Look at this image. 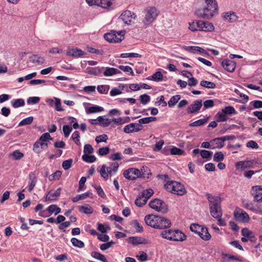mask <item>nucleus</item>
Wrapping results in <instances>:
<instances>
[{
	"instance_id": "bf43d9fd",
	"label": "nucleus",
	"mask_w": 262,
	"mask_h": 262,
	"mask_svg": "<svg viewBox=\"0 0 262 262\" xmlns=\"http://www.w3.org/2000/svg\"><path fill=\"white\" fill-rule=\"evenodd\" d=\"M140 99L142 104H146L150 101V97L147 94H143L140 96Z\"/></svg>"
},
{
	"instance_id": "e2e57ef3",
	"label": "nucleus",
	"mask_w": 262,
	"mask_h": 262,
	"mask_svg": "<svg viewBox=\"0 0 262 262\" xmlns=\"http://www.w3.org/2000/svg\"><path fill=\"white\" fill-rule=\"evenodd\" d=\"M63 132L64 133V135L66 137H68L69 136L72 130V127H71L68 125H64L63 126Z\"/></svg>"
},
{
	"instance_id": "680f3d73",
	"label": "nucleus",
	"mask_w": 262,
	"mask_h": 262,
	"mask_svg": "<svg viewBox=\"0 0 262 262\" xmlns=\"http://www.w3.org/2000/svg\"><path fill=\"white\" fill-rule=\"evenodd\" d=\"M115 244V243L114 242L111 241V242L101 245L100 248L101 250L104 251L112 247Z\"/></svg>"
},
{
	"instance_id": "0e129e2a",
	"label": "nucleus",
	"mask_w": 262,
	"mask_h": 262,
	"mask_svg": "<svg viewBox=\"0 0 262 262\" xmlns=\"http://www.w3.org/2000/svg\"><path fill=\"white\" fill-rule=\"evenodd\" d=\"M216 116L218 119H217V121L218 122H225L227 120V118L226 116V114L223 113V112H219L216 114Z\"/></svg>"
},
{
	"instance_id": "c9c22d12",
	"label": "nucleus",
	"mask_w": 262,
	"mask_h": 262,
	"mask_svg": "<svg viewBox=\"0 0 262 262\" xmlns=\"http://www.w3.org/2000/svg\"><path fill=\"white\" fill-rule=\"evenodd\" d=\"M79 211L80 212L89 214H92L93 212V208L90 207L89 205L86 206H81L79 207Z\"/></svg>"
},
{
	"instance_id": "0eeeda50",
	"label": "nucleus",
	"mask_w": 262,
	"mask_h": 262,
	"mask_svg": "<svg viewBox=\"0 0 262 262\" xmlns=\"http://www.w3.org/2000/svg\"><path fill=\"white\" fill-rule=\"evenodd\" d=\"M124 34L125 31L119 32L112 31L109 33H105L104 35V38L109 42H120L124 39Z\"/></svg>"
},
{
	"instance_id": "58836bf2",
	"label": "nucleus",
	"mask_w": 262,
	"mask_h": 262,
	"mask_svg": "<svg viewBox=\"0 0 262 262\" xmlns=\"http://www.w3.org/2000/svg\"><path fill=\"white\" fill-rule=\"evenodd\" d=\"M156 120H157L156 117H148L143 118L142 119H139L138 122H139V124H141L142 125V124H147V123H150L151 122L155 121Z\"/></svg>"
},
{
	"instance_id": "dca6fc26",
	"label": "nucleus",
	"mask_w": 262,
	"mask_h": 262,
	"mask_svg": "<svg viewBox=\"0 0 262 262\" xmlns=\"http://www.w3.org/2000/svg\"><path fill=\"white\" fill-rule=\"evenodd\" d=\"M61 188H58L56 190H50L45 197V201H56L61 193Z\"/></svg>"
},
{
	"instance_id": "338daca9",
	"label": "nucleus",
	"mask_w": 262,
	"mask_h": 262,
	"mask_svg": "<svg viewBox=\"0 0 262 262\" xmlns=\"http://www.w3.org/2000/svg\"><path fill=\"white\" fill-rule=\"evenodd\" d=\"M110 148L108 147H103L100 148L98 150V154L100 156H105L110 152Z\"/></svg>"
},
{
	"instance_id": "c85d7f7f",
	"label": "nucleus",
	"mask_w": 262,
	"mask_h": 262,
	"mask_svg": "<svg viewBox=\"0 0 262 262\" xmlns=\"http://www.w3.org/2000/svg\"><path fill=\"white\" fill-rule=\"evenodd\" d=\"M104 69V68H100L99 67L95 68H88L86 69V72L89 74L99 75L102 72Z\"/></svg>"
},
{
	"instance_id": "ea45409f",
	"label": "nucleus",
	"mask_w": 262,
	"mask_h": 262,
	"mask_svg": "<svg viewBox=\"0 0 262 262\" xmlns=\"http://www.w3.org/2000/svg\"><path fill=\"white\" fill-rule=\"evenodd\" d=\"M99 124H101L104 127H107L109 126L112 121L109 119H105L103 116H99L98 117Z\"/></svg>"
},
{
	"instance_id": "69168bd1",
	"label": "nucleus",
	"mask_w": 262,
	"mask_h": 262,
	"mask_svg": "<svg viewBox=\"0 0 262 262\" xmlns=\"http://www.w3.org/2000/svg\"><path fill=\"white\" fill-rule=\"evenodd\" d=\"M243 207L247 209L250 210H254V207L253 204L251 202H248L247 201H246L245 200L243 201Z\"/></svg>"
},
{
	"instance_id": "8fccbe9b",
	"label": "nucleus",
	"mask_w": 262,
	"mask_h": 262,
	"mask_svg": "<svg viewBox=\"0 0 262 262\" xmlns=\"http://www.w3.org/2000/svg\"><path fill=\"white\" fill-rule=\"evenodd\" d=\"M185 153L182 149L177 147H172L170 149V154L172 155H182Z\"/></svg>"
},
{
	"instance_id": "a19ab883",
	"label": "nucleus",
	"mask_w": 262,
	"mask_h": 262,
	"mask_svg": "<svg viewBox=\"0 0 262 262\" xmlns=\"http://www.w3.org/2000/svg\"><path fill=\"white\" fill-rule=\"evenodd\" d=\"M200 85L203 87L208 89H214L216 87L215 83L207 80L201 81L200 82Z\"/></svg>"
},
{
	"instance_id": "864d4df0",
	"label": "nucleus",
	"mask_w": 262,
	"mask_h": 262,
	"mask_svg": "<svg viewBox=\"0 0 262 262\" xmlns=\"http://www.w3.org/2000/svg\"><path fill=\"white\" fill-rule=\"evenodd\" d=\"M73 159H70L68 160H65L62 162V166L65 170H68L70 168L72 165Z\"/></svg>"
},
{
	"instance_id": "412c9836",
	"label": "nucleus",
	"mask_w": 262,
	"mask_h": 262,
	"mask_svg": "<svg viewBox=\"0 0 262 262\" xmlns=\"http://www.w3.org/2000/svg\"><path fill=\"white\" fill-rule=\"evenodd\" d=\"M158 215L153 214H149L146 215L144 218V221L146 224L152 228H156V225H157Z\"/></svg>"
},
{
	"instance_id": "72a5a7b5",
	"label": "nucleus",
	"mask_w": 262,
	"mask_h": 262,
	"mask_svg": "<svg viewBox=\"0 0 262 262\" xmlns=\"http://www.w3.org/2000/svg\"><path fill=\"white\" fill-rule=\"evenodd\" d=\"M104 110L103 108L101 106L95 105L89 107L86 109V112L87 114L95 113L97 112H101Z\"/></svg>"
},
{
	"instance_id": "a18cd8bd",
	"label": "nucleus",
	"mask_w": 262,
	"mask_h": 262,
	"mask_svg": "<svg viewBox=\"0 0 262 262\" xmlns=\"http://www.w3.org/2000/svg\"><path fill=\"white\" fill-rule=\"evenodd\" d=\"M71 241L73 245L75 247L83 248L84 246V243L82 241L77 239L76 238L73 237Z\"/></svg>"
},
{
	"instance_id": "7c9ffc66",
	"label": "nucleus",
	"mask_w": 262,
	"mask_h": 262,
	"mask_svg": "<svg viewBox=\"0 0 262 262\" xmlns=\"http://www.w3.org/2000/svg\"><path fill=\"white\" fill-rule=\"evenodd\" d=\"M224 18L225 20L229 22L235 21L237 18L235 13L234 12H227L224 15Z\"/></svg>"
},
{
	"instance_id": "13d9d810",
	"label": "nucleus",
	"mask_w": 262,
	"mask_h": 262,
	"mask_svg": "<svg viewBox=\"0 0 262 262\" xmlns=\"http://www.w3.org/2000/svg\"><path fill=\"white\" fill-rule=\"evenodd\" d=\"M132 225L136 228V231L138 232H142L143 231L142 226L140 224L137 220L133 221Z\"/></svg>"
},
{
	"instance_id": "052dcab7",
	"label": "nucleus",
	"mask_w": 262,
	"mask_h": 262,
	"mask_svg": "<svg viewBox=\"0 0 262 262\" xmlns=\"http://www.w3.org/2000/svg\"><path fill=\"white\" fill-rule=\"evenodd\" d=\"M83 152L84 154H91L94 152V148L91 145L86 144L84 146Z\"/></svg>"
},
{
	"instance_id": "49530a36",
	"label": "nucleus",
	"mask_w": 262,
	"mask_h": 262,
	"mask_svg": "<svg viewBox=\"0 0 262 262\" xmlns=\"http://www.w3.org/2000/svg\"><path fill=\"white\" fill-rule=\"evenodd\" d=\"M129 243L134 245H138L143 244L144 242L141 241V238L137 236H133L129 237Z\"/></svg>"
},
{
	"instance_id": "79ce46f5",
	"label": "nucleus",
	"mask_w": 262,
	"mask_h": 262,
	"mask_svg": "<svg viewBox=\"0 0 262 262\" xmlns=\"http://www.w3.org/2000/svg\"><path fill=\"white\" fill-rule=\"evenodd\" d=\"M82 159L87 163H93L96 160V158L94 155H89L88 154H84L82 156Z\"/></svg>"
},
{
	"instance_id": "5701e85b",
	"label": "nucleus",
	"mask_w": 262,
	"mask_h": 262,
	"mask_svg": "<svg viewBox=\"0 0 262 262\" xmlns=\"http://www.w3.org/2000/svg\"><path fill=\"white\" fill-rule=\"evenodd\" d=\"M86 53L77 48L72 49L67 51V55L74 57L78 58L85 55Z\"/></svg>"
},
{
	"instance_id": "9b49d317",
	"label": "nucleus",
	"mask_w": 262,
	"mask_h": 262,
	"mask_svg": "<svg viewBox=\"0 0 262 262\" xmlns=\"http://www.w3.org/2000/svg\"><path fill=\"white\" fill-rule=\"evenodd\" d=\"M137 17L135 13L132 12L130 11L126 10L121 14L118 19L123 21L125 24L129 25L132 21V20L136 19Z\"/></svg>"
},
{
	"instance_id": "4d7b16f0",
	"label": "nucleus",
	"mask_w": 262,
	"mask_h": 262,
	"mask_svg": "<svg viewBox=\"0 0 262 262\" xmlns=\"http://www.w3.org/2000/svg\"><path fill=\"white\" fill-rule=\"evenodd\" d=\"M79 138L80 134L79 132L75 131L73 133L72 138L77 145H79L80 144Z\"/></svg>"
},
{
	"instance_id": "9d476101",
	"label": "nucleus",
	"mask_w": 262,
	"mask_h": 262,
	"mask_svg": "<svg viewBox=\"0 0 262 262\" xmlns=\"http://www.w3.org/2000/svg\"><path fill=\"white\" fill-rule=\"evenodd\" d=\"M154 194V191L152 189L149 188L146 190H144L142 192L141 195L142 198H144V200H143L142 203L139 201L140 199V198H137L135 200V204L139 207H142L144 205L146 204L147 200L149 199L150 197H151Z\"/></svg>"
},
{
	"instance_id": "2eb2a0df",
	"label": "nucleus",
	"mask_w": 262,
	"mask_h": 262,
	"mask_svg": "<svg viewBox=\"0 0 262 262\" xmlns=\"http://www.w3.org/2000/svg\"><path fill=\"white\" fill-rule=\"evenodd\" d=\"M143 126L139 123H132L126 126L123 128V131L126 134L134 132H138L142 130Z\"/></svg>"
},
{
	"instance_id": "a878e982",
	"label": "nucleus",
	"mask_w": 262,
	"mask_h": 262,
	"mask_svg": "<svg viewBox=\"0 0 262 262\" xmlns=\"http://www.w3.org/2000/svg\"><path fill=\"white\" fill-rule=\"evenodd\" d=\"M29 185L28 188V190L29 192H31L35 187L37 182V178L34 172H31L29 173Z\"/></svg>"
},
{
	"instance_id": "6e6552de",
	"label": "nucleus",
	"mask_w": 262,
	"mask_h": 262,
	"mask_svg": "<svg viewBox=\"0 0 262 262\" xmlns=\"http://www.w3.org/2000/svg\"><path fill=\"white\" fill-rule=\"evenodd\" d=\"M149 206L152 209L164 213H167L168 210V206L162 200L155 199L150 201Z\"/></svg>"
},
{
	"instance_id": "cd10ccee",
	"label": "nucleus",
	"mask_w": 262,
	"mask_h": 262,
	"mask_svg": "<svg viewBox=\"0 0 262 262\" xmlns=\"http://www.w3.org/2000/svg\"><path fill=\"white\" fill-rule=\"evenodd\" d=\"M88 197H90L92 198L93 197V193L88 191L84 193L78 194L76 196L73 197L72 199V200L74 203H75L79 200L85 199Z\"/></svg>"
},
{
	"instance_id": "393cba45",
	"label": "nucleus",
	"mask_w": 262,
	"mask_h": 262,
	"mask_svg": "<svg viewBox=\"0 0 262 262\" xmlns=\"http://www.w3.org/2000/svg\"><path fill=\"white\" fill-rule=\"evenodd\" d=\"M210 143L212 146V149L221 148L225 145V143L222 137L213 139L210 141Z\"/></svg>"
},
{
	"instance_id": "bb28decb",
	"label": "nucleus",
	"mask_w": 262,
	"mask_h": 262,
	"mask_svg": "<svg viewBox=\"0 0 262 262\" xmlns=\"http://www.w3.org/2000/svg\"><path fill=\"white\" fill-rule=\"evenodd\" d=\"M119 73H121V72L118 69L110 67L106 68L105 71L103 72V75L106 77L111 76Z\"/></svg>"
},
{
	"instance_id": "c756f323",
	"label": "nucleus",
	"mask_w": 262,
	"mask_h": 262,
	"mask_svg": "<svg viewBox=\"0 0 262 262\" xmlns=\"http://www.w3.org/2000/svg\"><path fill=\"white\" fill-rule=\"evenodd\" d=\"M91 255L93 257L102 262H108L105 256L98 252L93 251L91 252Z\"/></svg>"
},
{
	"instance_id": "4c0bfd02",
	"label": "nucleus",
	"mask_w": 262,
	"mask_h": 262,
	"mask_svg": "<svg viewBox=\"0 0 262 262\" xmlns=\"http://www.w3.org/2000/svg\"><path fill=\"white\" fill-rule=\"evenodd\" d=\"M11 104L13 107L17 108L23 106L25 105V101L23 99H16L11 101Z\"/></svg>"
},
{
	"instance_id": "3c124183",
	"label": "nucleus",
	"mask_w": 262,
	"mask_h": 262,
	"mask_svg": "<svg viewBox=\"0 0 262 262\" xmlns=\"http://www.w3.org/2000/svg\"><path fill=\"white\" fill-rule=\"evenodd\" d=\"M224 159V155L222 151L216 152L214 154L213 160L215 162H220L223 161Z\"/></svg>"
},
{
	"instance_id": "473e14b6",
	"label": "nucleus",
	"mask_w": 262,
	"mask_h": 262,
	"mask_svg": "<svg viewBox=\"0 0 262 262\" xmlns=\"http://www.w3.org/2000/svg\"><path fill=\"white\" fill-rule=\"evenodd\" d=\"M29 59L30 61L34 63H36L38 64H41L45 61V59L42 57L37 55H33L30 57Z\"/></svg>"
},
{
	"instance_id": "423d86ee",
	"label": "nucleus",
	"mask_w": 262,
	"mask_h": 262,
	"mask_svg": "<svg viewBox=\"0 0 262 262\" xmlns=\"http://www.w3.org/2000/svg\"><path fill=\"white\" fill-rule=\"evenodd\" d=\"M119 166V164L116 162L111 163L110 166L103 165L100 171V175L105 180H107L109 175L111 176L117 173Z\"/></svg>"
},
{
	"instance_id": "f3484780",
	"label": "nucleus",
	"mask_w": 262,
	"mask_h": 262,
	"mask_svg": "<svg viewBox=\"0 0 262 262\" xmlns=\"http://www.w3.org/2000/svg\"><path fill=\"white\" fill-rule=\"evenodd\" d=\"M252 195L255 202L262 201V186H254L252 187Z\"/></svg>"
},
{
	"instance_id": "5fc2aeb1",
	"label": "nucleus",
	"mask_w": 262,
	"mask_h": 262,
	"mask_svg": "<svg viewBox=\"0 0 262 262\" xmlns=\"http://www.w3.org/2000/svg\"><path fill=\"white\" fill-rule=\"evenodd\" d=\"M52 138H51L50 134L49 133H46L43 134L39 138L38 140L40 142H47L49 140H52Z\"/></svg>"
},
{
	"instance_id": "6ab92c4d",
	"label": "nucleus",
	"mask_w": 262,
	"mask_h": 262,
	"mask_svg": "<svg viewBox=\"0 0 262 262\" xmlns=\"http://www.w3.org/2000/svg\"><path fill=\"white\" fill-rule=\"evenodd\" d=\"M222 67L229 72H233L236 67V62L228 59H224L222 62Z\"/></svg>"
},
{
	"instance_id": "ddd939ff",
	"label": "nucleus",
	"mask_w": 262,
	"mask_h": 262,
	"mask_svg": "<svg viewBox=\"0 0 262 262\" xmlns=\"http://www.w3.org/2000/svg\"><path fill=\"white\" fill-rule=\"evenodd\" d=\"M157 225H156V228L163 229L165 228H169L171 225L170 221L164 217L158 216L157 217Z\"/></svg>"
},
{
	"instance_id": "b1692460",
	"label": "nucleus",
	"mask_w": 262,
	"mask_h": 262,
	"mask_svg": "<svg viewBox=\"0 0 262 262\" xmlns=\"http://www.w3.org/2000/svg\"><path fill=\"white\" fill-rule=\"evenodd\" d=\"M190 230L199 235L201 232H207V227L197 224H192L190 227Z\"/></svg>"
},
{
	"instance_id": "2f4dec72",
	"label": "nucleus",
	"mask_w": 262,
	"mask_h": 262,
	"mask_svg": "<svg viewBox=\"0 0 262 262\" xmlns=\"http://www.w3.org/2000/svg\"><path fill=\"white\" fill-rule=\"evenodd\" d=\"M147 79L155 81H161L163 79V75L161 72H156L151 77H148Z\"/></svg>"
},
{
	"instance_id": "603ef678",
	"label": "nucleus",
	"mask_w": 262,
	"mask_h": 262,
	"mask_svg": "<svg viewBox=\"0 0 262 262\" xmlns=\"http://www.w3.org/2000/svg\"><path fill=\"white\" fill-rule=\"evenodd\" d=\"M141 55L136 53H122L120 55V57L125 58L127 57H132V58H135V57H141Z\"/></svg>"
},
{
	"instance_id": "f8f14e48",
	"label": "nucleus",
	"mask_w": 262,
	"mask_h": 262,
	"mask_svg": "<svg viewBox=\"0 0 262 262\" xmlns=\"http://www.w3.org/2000/svg\"><path fill=\"white\" fill-rule=\"evenodd\" d=\"M241 233L243 235L241 238L243 242H247L248 241H250L251 242H255L257 240L254 233L247 228L243 229Z\"/></svg>"
},
{
	"instance_id": "4be33fe9",
	"label": "nucleus",
	"mask_w": 262,
	"mask_h": 262,
	"mask_svg": "<svg viewBox=\"0 0 262 262\" xmlns=\"http://www.w3.org/2000/svg\"><path fill=\"white\" fill-rule=\"evenodd\" d=\"M254 162L253 160L239 161L236 163L237 168H240L242 170H244L246 168H250L253 167Z\"/></svg>"
},
{
	"instance_id": "4468645a",
	"label": "nucleus",
	"mask_w": 262,
	"mask_h": 262,
	"mask_svg": "<svg viewBox=\"0 0 262 262\" xmlns=\"http://www.w3.org/2000/svg\"><path fill=\"white\" fill-rule=\"evenodd\" d=\"M234 215L236 219L242 222L246 221H248L249 220V216L248 214L242 209L238 207L235 208L234 212Z\"/></svg>"
},
{
	"instance_id": "39448f33",
	"label": "nucleus",
	"mask_w": 262,
	"mask_h": 262,
	"mask_svg": "<svg viewBox=\"0 0 262 262\" xmlns=\"http://www.w3.org/2000/svg\"><path fill=\"white\" fill-rule=\"evenodd\" d=\"M144 12L145 16L142 20V23L145 26H147L154 22L159 14V11L154 7L146 8Z\"/></svg>"
},
{
	"instance_id": "aec40b11",
	"label": "nucleus",
	"mask_w": 262,
	"mask_h": 262,
	"mask_svg": "<svg viewBox=\"0 0 262 262\" xmlns=\"http://www.w3.org/2000/svg\"><path fill=\"white\" fill-rule=\"evenodd\" d=\"M200 31L211 32L214 30V27L213 24L208 21L199 20Z\"/></svg>"
},
{
	"instance_id": "a211bd4d",
	"label": "nucleus",
	"mask_w": 262,
	"mask_h": 262,
	"mask_svg": "<svg viewBox=\"0 0 262 262\" xmlns=\"http://www.w3.org/2000/svg\"><path fill=\"white\" fill-rule=\"evenodd\" d=\"M202 106V100H197L189 106L187 109L188 114H194L198 112Z\"/></svg>"
},
{
	"instance_id": "6e6d98bb",
	"label": "nucleus",
	"mask_w": 262,
	"mask_h": 262,
	"mask_svg": "<svg viewBox=\"0 0 262 262\" xmlns=\"http://www.w3.org/2000/svg\"><path fill=\"white\" fill-rule=\"evenodd\" d=\"M199 236L204 241H208L210 239L211 237V234L209 233L208 228H207V232H204L201 233L199 234Z\"/></svg>"
},
{
	"instance_id": "f704fd0d",
	"label": "nucleus",
	"mask_w": 262,
	"mask_h": 262,
	"mask_svg": "<svg viewBox=\"0 0 262 262\" xmlns=\"http://www.w3.org/2000/svg\"><path fill=\"white\" fill-rule=\"evenodd\" d=\"M47 210L50 214L54 213L55 215H57L61 212V209L56 205L49 206Z\"/></svg>"
},
{
	"instance_id": "de8ad7c7",
	"label": "nucleus",
	"mask_w": 262,
	"mask_h": 262,
	"mask_svg": "<svg viewBox=\"0 0 262 262\" xmlns=\"http://www.w3.org/2000/svg\"><path fill=\"white\" fill-rule=\"evenodd\" d=\"M189 29L192 31H200L199 20L193 21L191 23H189Z\"/></svg>"
},
{
	"instance_id": "c03bdc74",
	"label": "nucleus",
	"mask_w": 262,
	"mask_h": 262,
	"mask_svg": "<svg viewBox=\"0 0 262 262\" xmlns=\"http://www.w3.org/2000/svg\"><path fill=\"white\" fill-rule=\"evenodd\" d=\"M222 112L226 115H232L236 113V112L234 108L231 106H226L223 108Z\"/></svg>"
},
{
	"instance_id": "09e8293b",
	"label": "nucleus",
	"mask_w": 262,
	"mask_h": 262,
	"mask_svg": "<svg viewBox=\"0 0 262 262\" xmlns=\"http://www.w3.org/2000/svg\"><path fill=\"white\" fill-rule=\"evenodd\" d=\"M33 120L32 116L29 117L22 120L18 124L19 126H22L26 125H29L32 123Z\"/></svg>"
},
{
	"instance_id": "774afa93",
	"label": "nucleus",
	"mask_w": 262,
	"mask_h": 262,
	"mask_svg": "<svg viewBox=\"0 0 262 262\" xmlns=\"http://www.w3.org/2000/svg\"><path fill=\"white\" fill-rule=\"evenodd\" d=\"M40 142L38 140L36 141L33 144V151L37 154H39L41 152V148H40V145H39Z\"/></svg>"
},
{
	"instance_id": "f03ea898",
	"label": "nucleus",
	"mask_w": 262,
	"mask_h": 262,
	"mask_svg": "<svg viewBox=\"0 0 262 262\" xmlns=\"http://www.w3.org/2000/svg\"><path fill=\"white\" fill-rule=\"evenodd\" d=\"M201 7L198 8L195 15L199 18L210 19L218 12V5L216 0H198Z\"/></svg>"
},
{
	"instance_id": "1a4fd4ad",
	"label": "nucleus",
	"mask_w": 262,
	"mask_h": 262,
	"mask_svg": "<svg viewBox=\"0 0 262 262\" xmlns=\"http://www.w3.org/2000/svg\"><path fill=\"white\" fill-rule=\"evenodd\" d=\"M123 174L124 177L129 180H135L140 177H145L144 173L141 176L140 170L135 168H132L124 170Z\"/></svg>"
},
{
	"instance_id": "e433bc0d",
	"label": "nucleus",
	"mask_w": 262,
	"mask_h": 262,
	"mask_svg": "<svg viewBox=\"0 0 262 262\" xmlns=\"http://www.w3.org/2000/svg\"><path fill=\"white\" fill-rule=\"evenodd\" d=\"M181 99L180 95H176L173 96L168 102V105L169 107H172L174 106Z\"/></svg>"
},
{
	"instance_id": "f257e3e1",
	"label": "nucleus",
	"mask_w": 262,
	"mask_h": 262,
	"mask_svg": "<svg viewBox=\"0 0 262 262\" xmlns=\"http://www.w3.org/2000/svg\"><path fill=\"white\" fill-rule=\"evenodd\" d=\"M205 196L208 201L211 215L217 220L219 226H225L226 222L222 219L223 212L221 207V198L219 195H213L208 193H206Z\"/></svg>"
},
{
	"instance_id": "37998d69",
	"label": "nucleus",
	"mask_w": 262,
	"mask_h": 262,
	"mask_svg": "<svg viewBox=\"0 0 262 262\" xmlns=\"http://www.w3.org/2000/svg\"><path fill=\"white\" fill-rule=\"evenodd\" d=\"M208 120V118H204V119H201L198 120L190 123L189 124V126H193V127L202 126V125H204L205 123H206V122H207Z\"/></svg>"
},
{
	"instance_id": "20e7f679",
	"label": "nucleus",
	"mask_w": 262,
	"mask_h": 262,
	"mask_svg": "<svg viewBox=\"0 0 262 262\" xmlns=\"http://www.w3.org/2000/svg\"><path fill=\"white\" fill-rule=\"evenodd\" d=\"M161 236L167 239L172 241L182 242L186 239V235L179 230H165L161 232Z\"/></svg>"
},
{
	"instance_id": "7ed1b4c3",
	"label": "nucleus",
	"mask_w": 262,
	"mask_h": 262,
	"mask_svg": "<svg viewBox=\"0 0 262 262\" xmlns=\"http://www.w3.org/2000/svg\"><path fill=\"white\" fill-rule=\"evenodd\" d=\"M164 187L167 191L178 195H183L187 191L184 186L175 181H169L164 184Z\"/></svg>"
}]
</instances>
